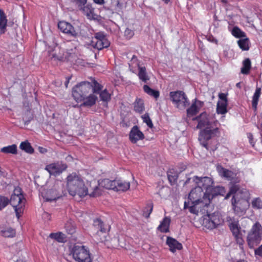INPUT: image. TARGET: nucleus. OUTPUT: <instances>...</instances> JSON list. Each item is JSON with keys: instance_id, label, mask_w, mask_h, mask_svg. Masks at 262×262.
<instances>
[{"instance_id": "1", "label": "nucleus", "mask_w": 262, "mask_h": 262, "mask_svg": "<svg viewBox=\"0 0 262 262\" xmlns=\"http://www.w3.org/2000/svg\"><path fill=\"white\" fill-rule=\"evenodd\" d=\"M193 120L198 122L196 128L201 129L206 127L204 129L200 132L199 140L202 146L207 150L215 151L217 148V144L211 146L209 144L208 142L214 137H220L221 135L220 129L219 126L220 124L215 118L214 115L209 116L206 112L201 113Z\"/></svg>"}, {"instance_id": "2", "label": "nucleus", "mask_w": 262, "mask_h": 262, "mask_svg": "<svg viewBox=\"0 0 262 262\" xmlns=\"http://www.w3.org/2000/svg\"><path fill=\"white\" fill-rule=\"evenodd\" d=\"M92 84L89 81H82L77 83L72 89V96L78 103L82 102L81 105L91 107L96 104L98 99L96 95L92 94Z\"/></svg>"}, {"instance_id": "3", "label": "nucleus", "mask_w": 262, "mask_h": 262, "mask_svg": "<svg viewBox=\"0 0 262 262\" xmlns=\"http://www.w3.org/2000/svg\"><path fill=\"white\" fill-rule=\"evenodd\" d=\"M67 187L69 194L72 196L78 195L80 197L84 196L88 194L89 191L91 196L96 197L100 195L98 185H96L91 192L90 189L89 190L86 187L80 177L75 172L67 177Z\"/></svg>"}, {"instance_id": "4", "label": "nucleus", "mask_w": 262, "mask_h": 262, "mask_svg": "<svg viewBox=\"0 0 262 262\" xmlns=\"http://www.w3.org/2000/svg\"><path fill=\"white\" fill-rule=\"evenodd\" d=\"M229 193L233 194L231 203L234 212L237 215H242L249 205V191L240 189L239 185H233L230 187Z\"/></svg>"}, {"instance_id": "5", "label": "nucleus", "mask_w": 262, "mask_h": 262, "mask_svg": "<svg viewBox=\"0 0 262 262\" xmlns=\"http://www.w3.org/2000/svg\"><path fill=\"white\" fill-rule=\"evenodd\" d=\"M204 192L200 187L196 186L192 189L188 195V201L184 203V208H189L190 212L198 214L202 211V208L207 207L204 202Z\"/></svg>"}, {"instance_id": "6", "label": "nucleus", "mask_w": 262, "mask_h": 262, "mask_svg": "<svg viewBox=\"0 0 262 262\" xmlns=\"http://www.w3.org/2000/svg\"><path fill=\"white\" fill-rule=\"evenodd\" d=\"M9 201L14 208L17 219H19L23 212L26 202L21 189L19 187L16 188Z\"/></svg>"}, {"instance_id": "7", "label": "nucleus", "mask_w": 262, "mask_h": 262, "mask_svg": "<svg viewBox=\"0 0 262 262\" xmlns=\"http://www.w3.org/2000/svg\"><path fill=\"white\" fill-rule=\"evenodd\" d=\"M261 225L257 222L252 226L247 235V242L250 248H253L260 243L261 240Z\"/></svg>"}, {"instance_id": "8", "label": "nucleus", "mask_w": 262, "mask_h": 262, "mask_svg": "<svg viewBox=\"0 0 262 262\" xmlns=\"http://www.w3.org/2000/svg\"><path fill=\"white\" fill-rule=\"evenodd\" d=\"M169 98L174 106L179 110H184L189 104L187 95L182 91L170 92Z\"/></svg>"}, {"instance_id": "9", "label": "nucleus", "mask_w": 262, "mask_h": 262, "mask_svg": "<svg viewBox=\"0 0 262 262\" xmlns=\"http://www.w3.org/2000/svg\"><path fill=\"white\" fill-rule=\"evenodd\" d=\"M73 258L77 262H92L89 250L84 246L74 245L71 251Z\"/></svg>"}, {"instance_id": "10", "label": "nucleus", "mask_w": 262, "mask_h": 262, "mask_svg": "<svg viewBox=\"0 0 262 262\" xmlns=\"http://www.w3.org/2000/svg\"><path fill=\"white\" fill-rule=\"evenodd\" d=\"M221 219L218 213L209 214L207 212L203 216V225L208 229L215 228L221 223Z\"/></svg>"}, {"instance_id": "11", "label": "nucleus", "mask_w": 262, "mask_h": 262, "mask_svg": "<svg viewBox=\"0 0 262 262\" xmlns=\"http://www.w3.org/2000/svg\"><path fill=\"white\" fill-rule=\"evenodd\" d=\"M92 46L99 50L110 46V42L102 32L96 33L91 41Z\"/></svg>"}, {"instance_id": "12", "label": "nucleus", "mask_w": 262, "mask_h": 262, "mask_svg": "<svg viewBox=\"0 0 262 262\" xmlns=\"http://www.w3.org/2000/svg\"><path fill=\"white\" fill-rule=\"evenodd\" d=\"M193 182L196 184L197 187H200L202 191L205 190L204 195H208L209 191L213 184V180L208 177H199L194 176L193 178Z\"/></svg>"}, {"instance_id": "13", "label": "nucleus", "mask_w": 262, "mask_h": 262, "mask_svg": "<svg viewBox=\"0 0 262 262\" xmlns=\"http://www.w3.org/2000/svg\"><path fill=\"white\" fill-rule=\"evenodd\" d=\"M68 167L67 164L57 161L46 165L45 169L51 174L57 176L65 171Z\"/></svg>"}, {"instance_id": "14", "label": "nucleus", "mask_w": 262, "mask_h": 262, "mask_svg": "<svg viewBox=\"0 0 262 262\" xmlns=\"http://www.w3.org/2000/svg\"><path fill=\"white\" fill-rule=\"evenodd\" d=\"M224 192V188L221 186L214 187L213 185L210 188V191L208 192V195H204V203L205 205H209L211 200L215 196L218 195H223Z\"/></svg>"}, {"instance_id": "15", "label": "nucleus", "mask_w": 262, "mask_h": 262, "mask_svg": "<svg viewBox=\"0 0 262 262\" xmlns=\"http://www.w3.org/2000/svg\"><path fill=\"white\" fill-rule=\"evenodd\" d=\"M58 27L60 30L69 36L76 37L78 36V32L74 29V27L70 23L64 21H60L58 24Z\"/></svg>"}, {"instance_id": "16", "label": "nucleus", "mask_w": 262, "mask_h": 262, "mask_svg": "<svg viewBox=\"0 0 262 262\" xmlns=\"http://www.w3.org/2000/svg\"><path fill=\"white\" fill-rule=\"evenodd\" d=\"M144 138V134L137 125H135L132 128L129 133V139L132 143H137L138 141L143 140Z\"/></svg>"}, {"instance_id": "17", "label": "nucleus", "mask_w": 262, "mask_h": 262, "mask_svg": "<svg viewBox=\"0 0 262 262\" xmlns=\"http://www.w3.org/2000/svg\"><path fill=\"white\" fill-rule=\"evenodd\" d=\"M166 243L168 246L170 251L172 253H174L177 250H180L183 249L182 244L171 237H167Z\"/></svg>"}, {"instance_id": "18", "label": "nucleus", "mask_w": 262, "mask_h": 262, "mask_svg": "<svg viewBox=\"0 0 262 262\" xmlns=\"http://www.w3.org/2000/svg\"><path fill=\"white\" fill-rule=\"evenodd\" d=\"M62 196L55 188H51L47 190L43 195L46 201H52L59 199Z\"/></svg>"}, {"instance_id": "19", "label": "nucleus", "mask_w": 262, "mask_h": 262, "mask_svg": "<svg viewBox=\"0 0 262 262\" xmlns=\"http://www.w3.org/2000/svg\"><path fill=\"white\" fill-rule=\"evenodd\" d=\"M171 223L170 217L165 216L160 222V225L157 227V230L162 233H167L169 232V226Z\"/></svg>"}, {"instance_id": "20", "label": "nucleus", "mask_w": 262, "mask_h": 262, "mask_svg": "<svg viewBox=\"0 0 262 262\" xmlns=\"http://www.w3.org/2000/svg\"><path fill=\"white\" fill-rule=\"evenodd\" d=\"M82 8L83 13L89 19H95L96 18L97 15L94 13V9L91 5H86L80 7Z\"/></svg>"}, {"instance_id": "21", "label": "nucleus", "mask_w": 262, "mask_h": 262, "mask_svg": "<svg viewBox=\"0 0 262 262\" xmlns=\"http://www.w3.org/2000/svg\"><path fill=\"white\" fill-rule=\"evenodd\" d=\"M1 235L5 237H13L16 235L15 230L10 227L0 226Z\"/></svg>"}, {"instance_id": "22", "label": "nucleus", "mask_w": 262, "mask_h": 262, "mask_svg": "<svg viewBox=\"0 0 262 262\" xmlns=\"http://www.w3.org/2000/svg\"><path fill=\"white\" fill-rule=\"evenodd\" d=\"M115 188L114 191H125L129 189L130 183L121 180H116Z\"/></svg>"}, {"instance_id": "23", "label": "nucleus", "mask_w": 262, "mask_h": 262, "mask_svg": "<svg viewBox=\"0 0 262 262\" xmlns=\"http://www.w3.org/2000/svg\"><path fill=\"white\" fill-rule=\"evenodd\" d=\"M202 103V102L199 100H195V102H193L191 105L187 110V116L190 117L195 115L199 111L197 105L200 104L201 106Z\"/></svg>"}, {"instance_id": "24", "label": "nucleus", "mask_w": 262, "mask_h": 262, "mask_svg": "<svg viewBox=\"0 0 262 262\" xmlns=\"http://www.w3.org/2000/svg\"><path fill=\"white\" fill-rule=\"evenodd\" d=\"M116 180H111L108 179H104L100 183V185L103 188L107 189H112L114 190L115 188Z\"/></svg>"}, {"instance_id": "25", "label": "nucleus", "mask_w": 262, "mask_h": 262, "mask_svg": "<svg viewBox=\"0 0 262 262\" xmlns=\"http://www.w3.org/2000/svg\"><path fill=\"white\" fill-rule=\"evenodd\" d=\"M261 89L260 88L256 87L255 91L252 97V106L255 111L257 110V106L261 94Z\"/></svg>"}, {"instance_id": "26", "label": "nucleus", "mask_w": 262, "mask_h": 262, "mask_svg": "<svg viewBox=\"0 0 262 262\" xmlns=\"http://www.w3.org/2000/svg\"><path fill=\"white\" fill-rule=\"evenodd\" d=\"M251 68V62L249 58L245 59L243 61V67L241 68V72L245 75H248Z\"/></svg>"}, {"instance_id": "27", "label": "nucleus", "mask_w": 262, "mask_h": 262, "mask_svg": "<svg viewBox=\"0 0 262 262\" xmlns=\"http://www.w3.org/2000/svg\"><path fill=\"white\" fill-rule=\"evenodd\" d=\"M138 76L139 78L145 83L147 82L149 80V77L147 74L146 68L140 66L138 67Z\"/></svg>"}, {"instance_id": "28", "label": "nucleus", "mask_w": 262, "mask_h": 262, "mask_svg": "<svg viewBox=\"0 0 262 262\" xmlns=\"http://www.w3.org/2000/svg\"><path fill=\"white\" fill-rule=\"evenodd\" d=\"M228 102L218 101L216 105V113L224 115L227 113Z\"/></svg>"}, {"instance_id": "29", "label": "nucleus", "mask_w": 262, "mask_h": 262, "mask_svg": "<svg viewBox=\"0 0 262 262\" xmlns=\"http://www.w3.org/2000/svg\"><path fill=\"white\" fill-rule=\"evenodd\" d=\"M143 90L144 92H145L148 95L154 97L156 99H157L159 97V91L152 89L147 85H144L143 86Z\"/></svg>"}, {"instance_id": "30", "label": "nucleus", "mask_w": 262, "mask_h": 262, "mask_svg": "<svg viewBox=\"0 0 262 262\" xmlns=\"http://www.w3.org/2000/svg\"><path fill=\"white\" fill-rule=\"evenodd\" d=\"M1 151L4 154H11L16 155L17 153V148L16 144H12L5 146L1 149Z\"/></svg>"}, {"instance_id": "31", "label": "nucleus", "mask_w": 262, "mask_h": 262, "mask_svg": "<svg viewBox=\"0 0 262 262\" xmlns=\"http://www.w3.org/2000/svg\"><path fill=\"white\" fill-rule=\"evenodd\" d=\"M144 110V104L143 100L141 99L137 98L134 102V111L138 113L141 114Z\"/></svg>"}, {"instance_id": "32", "label": "nucleus", "mask_w": 262, "mask_h": 262, "mask_svg": "<svg viewBox=\"0 0 262 262\" xmlns=\"http://www.w3.org/2000/svg\"><path fill=\"white\" fill-rule=\"evenodd\" d=\"M19 148L28 154H33L34 151L33 148L28 141L26 140L22 142L19 145Z\"/></svg>"}, {"instance_id": "33", "label": "nucleus", "mask_w": 262, "mask_h": 262, "mask_svg": "<svg viewBox=\"0 0 262 262\" xmlns=\"http://www.w3.org/2000/svg\"><path fill=\"white\" fill-rule=\"evenodd\" d=\"M7 24V19L4 12L0 9V30L3 33L5 32Z\"/></svg>"}, {"instance_id": "34", "label": "nucleus", "mask_w": 262, "mask_h": 262, "mask_svg": "<svg viewBox=\"0 0 262 262\" xmlns=\"http://www.w3.org/2000/svg\"><path fill=\"white\" fill-rule=\"evenodd\" d=\"M237 44L240 49L243 51H248L249 50V39L248 38L238 40Z\"/></svg>"}, {"instance_id": "35", "label": "nucleus", "mask_w": 262, "mask_h": 262, "mask_svg": "<svg viewBox=\"0 0 262 262\" xmlns=\"http://www.w3.org/2000/svg\"><path fill=\"white\" fill-rule=\"evenodd\" d=\"M93 226L98 228V229L102 233H105L106 232V229L104 227L105 225L100 219H96L94 220Z\"/></svg>"}, {"instance_id": "36", "label": "nucleus", "mask_w": 262, "mask_h": 262, "mask_svg": "<svg viewBox=\"0 0 262 262\" xmlns=\"http://www.w3.org/2000/svg\"><path fill=\"white\" fill-rule=\"evenodd\" d=\"M92 94H98L100 93L101 91H102V89L103 88V86L99 83L96 80L93 79L92 80Z\"/></svg>"}, {"instance_id": "37", "label": "nucleus", "mask_w": 262, "mask_h": 262, "mask_svg": "<svg viewBox=\"0 0 262 262\" xmlns=\"http://www.w3.org/2000/svg\"><path fill=\"white\" fill-rule=\"evenodd\" d=\"M219 173L220 175L228 180H231L234 178V173L233 171L223 167L219 170Z\"/></svg>"}, {"instance_id": "38", "label": "nucleus", "mask_w": 262, "mask_h": 262, "mask_svg": "<svg viewBox=\"0 0 262 262\" xmlns=\"http://www.w3.org/2000/svg\"><path fill=\"white\" fill-rule=\"evenodd\" d=\"M49 237L60 243L63 242L66 238L65 235L61 232L51 233Z\"/></svg>"}, {"instance_id": "39", "label": "nucleus", "mask_w": 262, "mask_h": 262, "mask_svg": "<svg viewBox=\"0 0 262 262\" xmlns=\"http://www.w3.org/2000/svg\"><path fill=\"white\" fill-rule=\"evenodd\" d=\"M251 205L254 209H262V200L259 197L255 198L251 201Z\"/></svg>"}, {"instance_id": "40", "label": "nucleus", "mask_w": 262, "mask_h": 262, "mask_svg": "<svg viewBox=\"0 0 262 262\" xmlns=\"http://www.w3.org/2000/svg\"><path fill=\"white\" fill-rule=\"evenodd\" d=\"M153 210V204L151 203H148L143 210V216L145 218L149 217L150 214Z\"/></svg>"}, {"instance_id": "41", "label": "nucleus", "mask_w": 262, "mask_h": 262, "mask_svg": "<svg viewBox=\"0 0 262 262\" xmlns=\"http://www.w3.org/2000/svg\"><path fill=\"white\" fill-rule=\"evenodd\" d=\"M248 137L249 138V142L252 146L254 147L255 149L262 153V140H261L260 143L254 144L253 141V138L252 134L250 133L249 134Z\"/></svg>"}, {"instance_id": "42", "label": "nucleus", "mask_w": 262, "mask_h": 262, "mask_svg": "<svg viewBox=\"0 0 262 262\" xmlns=\"http://www.w3.org/2000/svg\"><path fill=\"white\" fill-rule=\"evenodd\" d=\"M231 33L232 35L236 38L244 37L246 36V33L236 26L233 27Z\"/></svg>"}, {"instance_id": "43", "label": "nucleus", "mask_w": 262, "mask_h": 262, "mask_svg": "<svg viewBox=\"0 0 262 262\" xmlns=\"http://www.w3.org/2000/svg\"><path fill=\"white\" fill-rule=\"evenodd\" d=\"M102 101L107 102L111 99V95L106 89L102 91L98 94Z\"/></svg>"}, {"instance_id": "44", "label": "nucleus", "mask_w": 262, "mask_h": 262, "mask_svg": "<svg viewBox=\"0 0 262 262\" xmlns=\"http://www.w3.org/2000/svg\"><path fill=\"white\" fill-rule=\"evenodd\" d=\"M167 177L168 180L171 184L174 183L178 178V174L176 172H173L171 171H168Z\"/></svg>"}, {"instance_id": "45", "label": "nucleus", "mask_w": 262, "mask_h": 262, "mask_svg": "<svg viewBox=\"0 0 262 262\" xmlns=\"http://www.w3.org/2000/svg\"><path fill=\"white\" fill-rule=\"evenodd\" d=\"M130 68H136V67H140V62L137 58V57L134 55L130 61V63H129Z\"/></svg>"}, {"instance_id": "46", "label": "nucleus", "mask_w": 262, "mask_h": 262, "mask_svg": "<svg viewBox=\"0 0 262 262\" xmlns=\"http://www.w3.org/2000/svg\"><path fill=\"white\" fill-rule=\"evenodd\" d=\"M142 118L143 120V122L146 123L147 125L149 128H152L153 127V124H152V121L147 113H146L144 115H143L142 116Z\"/></svg>"}, {"instance_id": "47", "label": "nucleus", "mask_w": 262, "mask_h": 262, "mask_svg": "<svg viewBox=\"0 0 262 262\" xmlns=\"http://www.w3.org/2000/svg\"><path fill=\"white\" fill-rule=\"evenodd\" d=\"M230 229L233 235V236L238 235L241 233L239 229L236 224L231 223L230 225Z\"/></svg>"}, {"instance_id": "48", "label": "nucleus", "mask_w": 262, "mask_h": 262, "mask_svg": "<svg viewBox=\"0 0 262 262\" xmlns=\"http://www.w3.org/2000/svg\"><path fill=\"white\" fill-rule=\"evenodd\" d=\"M33 114L31 113L30 110H28L25 114V117L23 118L25 124H28L31 120L33 119Z\"/></svg>"}, {"instance_id": "49", "label": "nucleus", "mask_w": 262, "mask_h": 262, "mask_svg": "<svg viewBox=\"0 0 262 262\" xmlns=\"http://www.w3.org/2000/svg\"><path fill=\"white\" fill-rule=\"evenodd\" d=\"M65 228L68 234L70 235H73L76 231L75 227L70 223L66 224Z\"/></svg>"}, {"instance_id": "50", "label": "nucleus", "mask_w": 262, "mask_h": 262, "mask_svg": "<svg viewBox=\"0 0 262 262\" xmlns=\"http://www.w3.org/2000/svg\"><path fill=\"white\" fill-rule=\"evenodd\" d=\"M112 5L114 8V10L116 11H119L122 9V4L120 3L119 0H113L111 1Z\"/></svg>"}, {"instance_id": "51", "label": "nucleus", "mask_w": 262, "mask_h": 262, "mask_svg": "<svg viewBox=\"0 0 262 262\" xmlns=\"http://www.w3.org/2000/svg\"><path fill=\"white\" fill-rule=\"evenodd\" d=\"M8 199L5 196H0V210L4 208L9 203Z\"/></svg>"}, {"instance_id": "52", "label": "nucleus", "mask_w": 262, "mask_h": 262, "mask_svg": "<svg viewBox=\"0 0 262 262\" xmlns=\"http://www.w3.org/2000/svg\"><path fill=\"white\" fill-rule=\"evenodd\" d=\"M235 237V239L236 241V243L239 244L240 246H242L244 243V241L243 240L242 238V235L241 233L239 234L238 235L234 236Z\"/></svg>"}, {"instance_id": "53", "label": "nucleus", "mask_w": 262, "mask_h": 262, "mask_svg": "<svg viewBox=\"0 0 262 262\" xmlns=\"http://www.w3.org/2000/svg\"><path fill=\"white\" fill-rule=\"evenodd\" d=\"M227 94L225 93H220L219 94V98L220 100L219 101L223 102H228L227 100Z\"/></svg>"}, {"instance_id": "54", "label": "nucleus", "mask_w": 262, "mask_h": 262, "mask_svg": "<svg viewBox=\"0 0 262 262\" xmlns=\"http://www.w3.org/2000/svg\"><path fill=\"white\" fill-rule=\"evenodd\" d=\"M124 34L127 37L130 38L134 35V33L133 30L128 28H126L124 31Z\"/></svg>"}, {"instance_id": "55", "label": "nucleus", "mask_w": 262, "mask_h": 262, "mask_svg": "<svg viewBox=\"0 0 262 262\" xmlns=\"http://www.w3.org/2000/svg\"><path fill=\"white\" fill-rule=\"evenodd\" d=\"M255 254L262 256V245L255 250Z\"/></svg>"}, {"instance_id": "56", "label": "nucleus", "mask_w": 262, "mask_h": 262, "mask_svg": "<svg viewBox=\"0 0 262 262\" xmlns=\"http://www.w3.org/2000/svg\"><path fill=\"white\" fill-rule=\"evenodd\" d=\"M75 55L74 53H70L69 56L67 57V55H65V58H67V60H71V59L74 58Z\"/></svg>"}, {"instance_id": "57", "label": "nucleus", "mask_w": 262, "mask_h": 262, "mask_svg": "<svg viewBox=\"0 0 262 262\" xmlns=\"http://www.w3.org/2000/svg\"><path fill=\"white\" fill-rule=\"evenodd\" d=\"M93 1L97 4L102 5L103 4L104 2V0H93Z\"/></svg>"}, {"instance_id": "58", "label": "nucleus", "mask_w": 262, "mask_h": 262, "mask_svg": "<svg viewBox=\"0 0 262 262\" xmlns=\"http://www.w3.org/2000/svg\"><path fill=\"white\" fill-rule=\"evenodd\" d=\"M190 180H191V178H187V180L184 183V186L187 185L190 182Z\"/></svg>"}, {"instance_id": "59", "label": "nucleus", "mask_w": 262, "mask_h": 262, "mask_svg": "<svg viewBox=\"0 0 262 262\" xmlns=\"http://www.w3.org/2000/svg\"><path fill=\"white\" fill-rule=\"evenodd\" d=\"M71 78V77H68V78H67V81H66V83H65V85H66V87H67V86H68V83H69V80H70V79Z\"/></svg>"}, {"instance_id": "60", "label": "nucleus", "mask_w": 262, "mask_h": 262, "mask_svg": "<svg viewBox=\"0 0 262 262\" xmlns=\"http://www.w3.org/2000/svg\"><path fill=\"white\" fill-rule=\"evenodd\" d=\"M236 86L239 89L241 88V82H239L236 84Z\"/></svg>"}, {"instance_id": "61", "label": "nucleus", "mask_w": 262, "mask_h": 262, "mask_svg": "<svg viewBox=\"0 0 262 262\" xmlns=\"http://www.w3.org/2000/svg\"><path fill=\"white\" fill-rule=\"evenodd\" d=\"M162 1H163L166 4H168L170 1V0H162Z\"/></svg>"}, {"instance_id": "62", "label": "nucleus", "mask_w": 262, "mask_h": 262, "mask_svg": "<svg viewBox=\"0 0 262 262\" xmlns=\"http://www.w3.org/2000/svg\"><path fill=\"white\" fill-rule=\"evenodd\" d=\"M16 262H23V260L22 259H18Z\"/></svg>"}, {"instance_id": "63", "label": "nucleus", "mask_w": 262, "mask_h": 262, "mask_svg": "<svg viewBox=\"0 0 262 262\" xmlns=\"http://www.w3.org/2000/svg\"><path fill=\"white\" fill-rule=\"evenodd\" d=\"M214 42H215L216 43H217V40H216V39H215V40H214Z\"/></svg>"}, {"instance_id": "64", "label": "nucleus", "mask_w": 262, "mask_h": 262, "mask_svg": "<svg viewBox=\"0 0 262 262\" xmlns=\"http://www.w3.org/2000/svg\"><path fill=\"white\" fill-rule=\"evenodd\" d=\"M214 42H215L216 43H217V40H216V39H215V40H214Z\"/></svg>"}]
</instances>
